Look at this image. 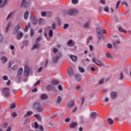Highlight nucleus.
<instances>
[{"label": "nucleus", "mask_w": 131, "mask_h": 131, "mask_svg": "<svg viewBox=\"0 0 131 131\" xmlns=\"http://www.w3.org/2000/svg\"><path fill=\"white\" fill-rule=\"evenodd\" d=\"M33 108L34 110H37L38 112H42L43 108L41 107L40 103L38 101H36L33 104Z\"/></svg>", "instance_id": "nucleus-1"}, {"label": "nucleus", "mask_w": 131, "mask_h": 131, "mask_svg": "<svg viewBox=\"0 0 131 131\" xmlns=\"http://www.w3.org/2000/svg\"><path fill=\"white\" fill-rule=\"evenodd\" d=\"M111 96L112 99L114 100V99H116V98H117V93H116L115 92H111Z\"/></svg>", "instance_id": "nucleus-14"}, {"label": "nucleus", "mask_w": 131, "mask_h": 131, "mask_svg": "<svg viewBox=\"0 0 131 131\" xmlns=\"http://www.w3.org/2000/svg\"><path fill=\"white\" fill-rule=\"evenodd\" d=\"M8 2H9V0H5L3 2V4L2 5L0 6V8H4L5 7L6 4H8Z\"/></svg>", "instance_id": "nucleus-34"}, {"label": "nucleus", "mask_w": 131, "mask_h": 131, "mask_svg": "<svg viewBox=\"0 0 131 131\" xmlns=\"http://www.w3.org/2000/svg\"><path fill=\"white\" fill-rule=\"evenodd\" d=\"M77 126V123L76 122H72L70 124V128H75Z\"/></svg>", "instance_id": "nucleus-17"}, {"label": "nucleus", "mask_w": 131, "mask_h": 131, "mask_svg": "<svg viewBox=\"0 0 131 131\" xmlns=\"http://www.w3.org/2000/svg\"><path fill=\"white\" fill-rule=\"evenodd\" d=\"M123 78H124V77L123 76V73L121 72L120 74L119 79L121 80L123 79Z\"/></svg>", "instance_id": "nucleus-40"}, {"label": "nucleus", "mask_w": 131, "mask_h": 131, "mask_svg": "<svg viewBox=\"0 0 131 131\" xmlns=\"http://www.w3.org/2000/svg\"><path fill=\"white\" fill-rule=\"evenodd\" d=\"M8 76H4L3 77V80H8Z\"/></svg>", "instance_id": "nucleus-58"}, {"label": "nucleus", "mask_w": 131, "mask_h": 131, "mask_svg": "<svg viewBox=\"0 0 131 131\" xmlns=\"http://www.w3.org/2000/svg\"><path fill=\"white\" fill-rule=\"evenodd\" d=\"M91 26V23L90 21H88L83 25L84 28H86V29H90Z\"/></svg>", "instance_id": "nucleus-16"}, {"label": "nucleus", "mask_w": 131, "mask_h": 131, "mask_svg": "<svg viewBox=\"0 0 131 131\" xmlns=\"http://www.w3.org/2000/svg\"><path fill=\"white\" fill-rule=\"evenodd\" d=\"M14 15V13L11 12L7 16V20H8L9 19V18H11V17H12V16H13Z\"/></svg>", "instance_id": "nucleus-39"}, {"label": "nucleus", "mask_w": 131, "mask_h": 131, "mask_svg": "<svg viewBox=\"0 0 131 131\" xmlns=\"http://www.w3.org/2000/svg\"><path fill=\"white\" fill-rule=\"evenodd\" d=\"M40 40H41V37L39 36L36 39V42H38Z\"/></svg>", "instance_id": "nucleus-51"}, {"label": "nucleus", "mask_w": 131, "mask_h": 131, "mask_svg": "<svg viewBox=\"0 0 131 131\" xmlns=\"http://www.w3.org/2000/svg\"><path fill=\"white\" fill-rule=\"evenodd\" d=\"M39 83H40V81L38 80L36 82V83L35 84H34V86H36V85H38Z\"/></svg>", "instance_id": "nucleus-62"}, {"label": "nucleus", "mask_w": 131, "mask_h": 131, "mask_svg": "<svg viewBox=\"0 0 131 131\" xmlns=\"http://www.w3.org/2000/svg\"><path fill=\"white\" fill-rule=\"evenodd\" d=\"M23 73V69L22 68H20V69H19V70H18L17 72V75L20 76V75H21V74H22V73Z\"/></svg>", "instance_id": "nucleus-28"}, {"label": "nucleus", "mask_w": 131, "mask_h": 131, "mask_svg": "<svg viewBox=\"0 0 131 131\" xmlns=\"http://www.w3.org/2000/svg\"><path fill=\"white\" fill-rule=\"evenodd\" d=\"M112 45H111V43H108L107 45V47L108 48V49H112Z\"/></svg>", "instance_id": "nucleus-54"}, {"label": "nucleus", "mask_w": 131, "mask_h": 131, "mask_svg": "<svg viewBox=\"0 0 131 131\" xmlns=\"http://www.w3.org/2000/svg\"><path fill=\"white\" fill-rule=\"evenodd\" d=\"M52 28L53 29V30H55L56 29V24L54 23L52 25Z\"/></svg>", "instance_id": "nucleus-50"}, {"label": "nucleus", "mask_w": 131, "mask_h": 131, "mask_svg": "<svg viewBox=\"0 0 131 131\" xmlns=\"http://www.w3.org/2000/svg\"><path fill=\"white\" fill-rule=\"evenodd\" d=\"M53 30H50L49 32V35L50 37H53Z\"/></svg>", "instance_id": "nucleus-38"}, {"label": "nucleus", "mask_w": 131, "mask_h": 131, "mask_svg": "<svg viewBox=\"0 0 131 131\" xmlns=\"http://www.w3.org/2000/svg\"><path fill=\"white\" fill-rule=\"evenodd\" d=\"M108 123H110V124L112 125L114 123V121H113V120H112V119L109 118V119H108Z\"/></svg>", "instance_id": "nucleus-37"}, {"label": "nucleus", "mask_w": 131, "mask_h": 131, "mask_svg": "<svg viewBox=\"0 0 131 131\" xmlns=\"http://www.w3.org/2000/svg\"><path fill=\"white\" fill-rule=\"evenodd\" d=\"M120 3H121V2L120 1H119L117 3L116 9H117L118 8H119V5H120Z\"/></svg>", "instance_id": "nucleus-52"}, {"label": "nucleus", "mask_w": 131, "mask_h": 131, "mask_svg": "<svg viewBox=\"0 0 131 131\" xmlns=\"http://www.w3.org/2000/svg\"><path fill=\"white\" fill-rule=\"evenodd\" d=\"M28 16H29V12L26 11L24 14V18L25 20H27V19H28Z\"/></svg>", "instance_id": "nucleus-29"}, {"label": "nucleus", "mask_w": 131, "mask_h": 131, "mask_svg": "<svg viewBox=\"0 0 131 131\" xmlns=\"http://www.w3.org/2000/svg\"><path fill=\"white\" fill-rule=\"evenodd\" d=\"M118 29L120 32H123L124 33H126V30H125L123 28L119 27Z\"/></svg>", "instance_id": "nucleus-33"}, {"label": "nucleus", "mask_w": 131, "mask_h": 131, "mask_svg": "<svg viewBox=\"0 0 131 131\" xmlns=\"http://www.w3.org/2000/svg\"><path fill=\"white\" fill-rule=\"evenodd\" d=\"M21 27H22V24H21V23L18 24V25L15 27V29L13 31L14 34H17V33H18V31H19V30Z\"/></svg>", "instance_id": "nucleus-8"}, {"label": "nucleus", "mask_w": 131, "mask_h": 131, "mask_svg": "<svg viewBox=\"0 0 131 131\" xmlns=\"http://www.w3.org/2000/svg\"><path fill=\"white\" fill-rule=\"evenodd\" d=\"M3 93H4L5 97H10V89L8 88L3 89Z\"/></svg>", "instance_id": "nucleus-7"}, {"label": "nucleus", "mask_w": 131, "mask_h": 131, "mask_svg": "<svg viewBox=\"0 0 131 131\" xmlns=\"http://www.w3.org/2000/svg\"><path fill=\"white\" fill-rule=\"evenodd\" d=\"M30 19L33 25H36L37 24L38 20L36 17H34V15H33L32 13H31Z\"/></svg>", "instance_id": "nucleus-3"}, {"label": "nucleus", "mask_w": 131, "mask_h": 131, "mask_svg": "<svg viewBox=\"0 0 131 131\" xmlns=\"http://www.w3.org/2000/svg\"><path fill=\"white\" fill-rule=\"evenodd\" d=\"M104 80H105L104 79H100L98 82L99 84H103L104 83Z\"/></svg>", "instance_id": "nucleus-43"}, {"label": "nucleus", "mask_w": 131, "mask_h": 131, "mask_svg": "<svg viewBox=\"0 0 131 131\" xmlns=\"http://www.w3.org/2000/svg\"><path fill=\"white\" fill-rule=\"evenodd\" d=\"M28 43H29V42L27 40L24 41V45H25L26 46H27V45H28Z\"/></svg>", "instance_id": "nucleus-64"}, {"label": "nucleus", "mask_w": 131, "mask_h": 131, "mask_svg": "<svg viewBox=\"0 0 131 131\" xmlns=\"http://www.w3.org/2000/svg\"><path fill=\"white\" fill-rule=\"evenodd\" d=\"M61 102H62V98H61L60 96H58L56 100L57 104H60Z\"/></svg>", "instance_id": "nucleus-30"}, {"label": "nucleus", "mask_w": 131, "mask_h": 131, "mask_svg": "<svg viewBox=\"0 0 131 131\" xmlns=\"http://www.w3.org/2000/svg\"><path fill=\"white\" fill-rule=\"evenodd\" d=\"M75 78L77 81H81V76L79 74L75 75Z\"/></svg>", "instance_id": "nucleus-15"}, {"label": "nucleus", "mask_w": 131, "mask_h": 131, "mask_svg": "<svg viewBox=\"0 0 131 131\" xmlns=\"http://www.w3.org/2000/svg\"><path fill=\"white\" fill-rule=\"evenodd\" d=\"M30 27H31V26L30 25V24L29 23L28 25L26 26L24 31L27 32V31H28V28H30Z\"/></svg>", "instance_id": "nucleus-32"}, {"label": "nucleus", "mask_w": 131, "mask_h": 131, "mask_svg": "<svg viewBox=\"0 0 131 131\" xmlns=\"http://www.w3.org/2000/svg\"><path fill=\"white\" fill-rule=\"evenodd\" d=\"M58 89L59 91H63V87L61 85H58Z\"/></svg>", "instance_id": "nucleus-53"}, {"label": "nucleus", "mask_w": 131, "mask_h": 131, "mask_svg": "<svg viewBox=\"0 0 131 131\" xmlns=\"http://www.w3.org/2000/svg\"><path fill=\"white\" fill-rule=\"evenodd\" d=\"M105 56L107 59H113V56H112V54L110 53V52H106L105 54Z\"/></svg>", "instance_id": "nucleus-20"}, {"label": "nucleus", "mask_w": 131, "mask_h": 131, "mask_svg": "<svg viewBox=\"0 0 131 131\" xmlns=\"http://www.w3.org/2000/svg\"><path fill=\"white\" fill-rule=\"evenodd\" d=\"M16 107V103H12L11 105H10V108L11 109H14V108Z\"/></svg>", "instance_id": "nucleus-44"}, {"label": "nucleus", "mask_w": 131, "mask_h": 131, "mask_svg": "<svg viewBox=\"0 0 131 131\" xmlns=\"http://www.w3.org/2000/svg\"><path fill=\"white\" fill-rule=\"evenodd\" d=\"M100 3L101 5H105L106 4L105 0H100Z\"/></svg>", "instance_id": "nucleus-49"}, {"label": "nucleus", "mask_w": 131, "mask_h": 131, "mask_svg": "<svg viewBox=\"0 0 131 131\" xmlns=\"http://www.w3.org/2000/svg\"><path fill=\"white\" fill-rule=\"evenodd\" d=\"M11 116L15 118V117H17V113L16 112H14L12 114Z\"/></svg>", "instance_id": "nucleus-47"}, {"label": "nucleus", "mask_w": 131, "mask_h": 131, "mask_svg": "<svg viewBox=\"0 0 131 131\" xmlns=\"http://www.w3.org/2000/svg\"><path fill=\"white\" fill-rule=\"evenodd\" d=\"M70 120H71L70 118H67L65 120V122H67V123H68V122H70Z\"/></svg>", "instance_id": "nucleus-55"}, {"label": "nucleus", "mask_w": 131, "mask_h": 131, "mask_svg": "<svg viewBox=\"0 0 131 131\" xmlns=\"http://www.w3.org/2000/svg\"><path fill=\"white\" fill-rule=\"evenodd\" d=\"M34 117L38 120V121H41V116H40V115L39 114H35L34 115Z\"/></svg>", "instance_id": "nucleus-21"}, {"label": "nucleus", "mask_w": 131, "mask_h": 131, "mask_svg": "<svg viewBox=\"0 0 131 131\" xmlns=\"http://www.w3.org/2000/svg\"><path fill=\"white\" fill-rule=\"evenodd\" d=\"M38 48H39V44L37 43H35L33 46V47L32 48V51H33L34 50H36V49H37Z\"/></svg>", "instance_id": "nucleus-22"}, {"label": "nucleus", "mask_w": 131, "mask_h": 131, "mask_svg": "<svg viewBox=\"0 0 131 131\" xmlns=\"http://www.w3.org/2000/svg\"><path fill=\"white\" fill-rule=\"evenodd\" d=\"M61 57H62V53H58L56 56H54L52 59V62L53 64H57Z\"/></svg>", "instance_id": "nucleus-2"}, {"label": "nucleus", "mask_w": 131, "mask_h": 131, "mask_svg": "<svg viewBox=\"0 0 131 131\" xmlns=\"http://www.w3.org/2000/svg\"><path fill=\"white\" fill-rule=\"evenodd\" d=\"M29 6V3L27 2V0H23L20 7H24V8H27Z\"/></svg>", "instance_id": "nucleus-11"}, {"label": "nucleus", "mask_w": 131, "mask_h": 131, "mask_svg": "<svg viewBox=\"0 0 131 131\" xmlns=\"http://www.w3.org/2000/svg\"><path fill=\"white\" fill-rule=\"evenodd\" d=\"M2 41H3V35L0 34V43H2Z\"/></svg>", "instance_id": "nucleus-63"}, {"label": "nucleus", "mask_w": 131, "mask_h": 131, "mask_svg": "<svg viewBox=\"0 0 131 131\" xmlns=\"http://www.w3.org/2000/svg\"><path fill=\"white\" fill-rule=\"evenodd\" d=\"M97 30H98L97 32V36L98 39H102V37H103V34L101 32V30L99 29V28H97Z\"/></svg>", "instance_id": "nucleus-10"}, {"label": "nucleus", "mask_w": 131, "mask_h": 131, "mask_svg": "<svg viewBox=\"0 0 131 131\" xmlns=\"http://www.w3.org/2000/svg\"><path fill=\"white\" fill-rule=\"evenodd\" d=\"M34 126H35V128H36V129L38 128L41 131L44 130L43 127L42 126V125H39L37 123V122H34Z\"/></svg>", "instance_id": "nucleus-9"}, {"label": "nucleus", "mask_w": 131, "mask_h": 131, "mask_svg": "<svg viewBox=\"0 0 131 131\" xmlns=\"http://www.w3.org/2000/svg\"><path fill=\"white\" fill-rule=\"evenodd\" d=\"M7 126H8V123L7 122H5L3 125V127H4L5 128H7Z\"/></svg>", "instance_id": "nucleus-48"}, {"label": "nucleus", "mask_w": 131, "mask_h": 131, "mask_svg": "<svg viewBox=\"0 0 131 131\" xmlns=\"http://www.w3.org/2000/svg\"><path fill=\"white\" fill-rule=\"evenodd\" d=\"M2 61H4L3 62V64H5V63L7 62V61H8V58L6 57V56H3L2 57Z\"/></svg>", "instance_id": "nucleus-31"}, {"label": "nucleus", "mask_w": 131, "mask_h": 131, "mask_svg": "<svg viewBox=\"0 0 131 131\" xmlns=\"http://www.w3.org/2000/svg\"><path fill=\"white\" fill-rule=\"evenodd\" d=\"M45 22H46V20L43 18H40L39 20V25H42L43 24H45Z\"/></svg>", "instance_id": "nucleus-27"}, {"label": "nucleus", "mask_w": 131, "mask_h": 131, "mask_svg": "<svg viewBox=\"0 0 131 131\" xmlns=\"http://www.w3.org/2000/svg\"><path fill=\"white\" fill-rule=\"evenodd\" d=\"M33 113L32 111H28L27 114L25 116V117H27V116H30Z\"/></svg>", "instance_id": "nucleus-35"}, {"label": "nucleus", "mask_w": 131, "mask_h": 131, "mask_svg": "<svg viewBox=\"0 0 131 131\" xmlns=\"http://www.w3.org/2000/svg\"><path fill=\"white\" fill-rule=\"evenodd\" d=\"M46 90H47L49 92H51L52 91H55L56 88L55 86L53 85H48L46 86Z\"/></svg>", "instance_id": "nucleus-12"}, {"label": "nucleus", "mask_w": 131, "mask_h": 131, "mask_svg": "<svg viewBox=\"0 0 131 131\" xmlns=\"http://www.w3.org/2000/svg\"><path fill=\"white\" fill-rule=\"evenodd\" d=\"M72 3L73 5H76L78 4V0H72Z\"/></svg>", "instance_id": "nucleus-42"}, {"label": "nucleus", "mask_w": 131, "mask_h": 131, "mask_svg": "<svg viewBox=\"0 0 131 131\" xmlns=\"http://www.w3.org/2000/svg\"><path fill=\"white\" fill-rule=\"evenodd\" d=\"M92 61L93 63H95V64H96V65H98V66H104V63L99 59H96H96L93 58Z\"/></svg>", "instance_id": "nucleus-6"}, {"label": "nucleus", "mask_w": 131, "mask_h": 131, "mask_svg": "<svg viewBox=\"0 0 131 131\" xmlns=\"http://www.w3.org/2000/svg\"><path fill=\"white\" fill-rule=\"evenodd\" d=\"M51 83L52 84H54V85H58V84H59V81H58L57 80H53L51 81Z\"/></svg>", "instance_id": "nucleus-26"}, {"label": "nucleus", "mask_w": 131, "mask_h": 131, "mask_svg": "<svg viewBox=\"0 0 131 131\" xmlns=\"http://www.w3.org/2000/svg\"><path fill=\"white\" fill-rule=\"evenodd\" d=\"M103 10H104V12H109V7H108L107 6H106V7L104 8Z\"/></svg>", "instance_id": "nucleus-46"}, {"label": "nucleus", "mask_w": 131, "mask_h": 131, "mask_svg": "<svg viewBox=\"0 0 131 131\" xmlns=\"http://www.w3.org/2000/svg\"><path fill=\"white\" fill-rule=\"evenodd\" d=\"M91 117L92 119H95L97 117V113L93 112L91 113Z\"/></svg>", "instance_id": "nucleus-25"}, {"label": "nucleus", "mask_w": 131, "mask_h": 131, "mask_svg": "<svg viewBox=\"0 0 131 131\" xmlns=\"http://www.w3.org/2000/svg\"><path fill=\"white\" fill-rule=\"evenodd\" d=\"M41 100H47L48 99V95L45 94H41L40 96Z\"/></svg>", "instance_id": "nucleus-24"}, {"label": "nucleus", "mask_w": 131, "mask_h": 131, "mask_svg": "<svg viewBox=\"0 0 131 131\" xmlns=\"http://www.w3.org/2000/svg\"><path fill=\"white\" fill-rule=\"evenodd\" d=\"M77 14V10L76 9H71L68 10L67 14L69 16H74Z\"/></svg>", "instance_id": "nucleus-4"}, {"label": "nucleus", "mask_w": 131, "mask_h": 131, "mask_svg": "<svg viewBox=\"0 0 131 131\" xmlns=\"http://www.w3.org/2000/svg\"><path fill=\"white\" fill-rule=\"evenodd\" d=\"M78 69L79 70V71H80V72L81 73H84V69H83V68L81 67H78Z\"/></svg>", "instance_id": "nucleus-36"}, {"label": "nucleus", "mask_w": 131, "mask_h": 131, "mask_svg": "<svg viewBox=\"0 0 131 131\" xmlns=\"http://www.w3.org/2000/svg\"><path fill=\"white\" fill-rule=\"evenodd\" d=\"M30 74H31V69H30L28 66L25 67L24 70L25 76H29Z\"/></svg>", "instance_id": "nucleus-5"}, {"label": "nucleus", "mask_w": 131, "mask_h": 131, "mask_svg": "<svg viewBox=\"0 0 131 131\" xmlns=\"http://www.w3.org/2000/svg\"><path fill=\"white\" fill-rule=\"evenodd\" d=\"M42 69H43L42 67H40V68H39L38 70H37L38 73L41 72V71H42Z\"/></svg>", "instance_id": "nucleus-60"}, {"label": "nucleus", "mask_w": 131, "mask_h": 131, "mask_svg": "<svg viewBox=\"0 0 131 131\" xmlns=\"http://www.w3.org/2000/svg\"><path fill=\"white\" fill-rule=\"evenodd\" d=\"M12 25H13V23L12 22H10L7 25V27L9 28L11 27V26H12Z\"/></svg>", "instance_id": "nucleus-57"}, {"label": "nucleus", "mask_w": 131, "mask_h": 131, "mask_svg": "<svg viewBox=\"0 0 131 131\" xmlns=\"http://www.w3.org/2000/svg\"><path fill=\"white\" fill-rule=\"evenodd\" d=\"M73 42V41L71 39L69 40V41L68 42V43L69 46H70V45H72Z\"/></svg>", "instance_id": "nucleus-59"}, {"label": "nucleus", "mask_w": 131, "mask_h": 131, "mask_svg": "<svg viewBox=\"0 0 131 131\" xmlns=\"http://www.w3.org/2000/svg\"><path fill=\"white\" fill-rule=\"evenodd\" d=\"M67 72L70 76H72V75H74V71L72 68H71L70 69H68Z\"/></svg>", "instance_id": "nucleus-13"}, {"label": "nucleus", "mask_w": 131, "mask_h": 131, "mask_svg": "<svg viewBox=\"0 0 131 131\" xmlns=\"http://www.w3.org/2000/svg\"><path fill=\"white\" fill-rule=\"evenodd\" d=\"M67 106L68 108H71L72 107H73L74 106V101L71 100L70 101L68 104Z\"/></svg>", "instance_id": "nucleus-18"}, {"label": "nucleus", "mask_w": 131, "mask_h": 131, "mask_svg": "<svg viewBox=\"0 0 131 131\" xmlns=\"http://www.w3.org/2000/svg\"><path fill=\"white\" fill-rule=\"evenodd\" d=\"M12 64H13V61H9V63L8 65V68H11V67H12Z\"/></svg>", "instance_id": "nucleus-56"}, {"label": "nucleus", "mask_w": 131, "mask_h": 131, "mask_svg": "<svg viewBox=\"0 0 131 131\" xmlns=\"http://www.w3.org/2000/svg\"><path fill=\"white\" fill-rule=\"evenodd\" d=\"M70 58L72 60L73 62H76V60H77V56L75 55H70Z\"/></svg>", "instance_id": "nucleus-19"}, {"label": "nucleus", "mask_w": 131, "mask_h": 131, "mask_svg": "<svg viewBox=\"0 0 131 131\" xmlns=\"http://www.w3.org/2000/svg\"><path fill=\"white\" fill-rule=\"evenodd\" d=\"M53 52L54 53V54H57V53H58V49L56 48H54Z\"/></svg>", "instance_id": "nucleus-61"}, {"label": "nucleus", "mask_w": 131, "mask_h": 131, "mask_svg": "<svg viewBox=\"0 0 131 131\" xmlns=\"http://www.w3.org/2000/svg\"><path fill=\"white\" fill-rule=\"evenodd\" d=\"M23 37V33L19 32L17 34V39H20Z\"/></svg>", "instance_id": "nucleus-23"}, {"label": "nucleus", "mask_w": 131, "mask_h": 131, "mask_svg": "<svg viewBox=\"0 0 131 131\" xmlns=\"http://www.w3.org/2000/svg\"><path fill=\"white\" fill-rule=\"evenodd\" d=\"M68 27H69V24H66L64 25L63 28V29H67V28H68Z\"/></svg>", "instance_id": "nucleus-41"}, {"label": "nucleus", "mask_w": 131, "mask_h": 131, "mask_svg": "<svg viewBox=\"0 0 131 131\" xmlns=\"http://www.w3.org/2000/svg\"><path fill=\"white\" fill-rule=\"evenodd\" d=\"M33 35H34V31L33 29H31L30 36H33Z\"/></svg>", "instance_id": "nucleus-45"}]
</instances>
